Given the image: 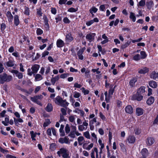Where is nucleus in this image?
<instances>
[{
  "mask_svg": "<svg viewBox=\"0 0 158 158\" xmlns=\"http://www.w3.org/2000/svg\"><path fill=\"white\" fill-rule=\"evenodd\" d=\"M57 154L60 157L61 156L63 158H70L69 152L66 148H60L57 152Z\"/></svg>",
  "mask_w": 158,
  "mask_h": 158,
  "instance_id": "1",
  "label": "nucleus"
},
{
  "mask_svg": "<svg viewBox=\"0 0 158 158\" xmlns=\"http://www.w3.org/2000/svg\"><path fill=\"white\" fill-rule=\"evenodd\" d=\"M12 77L10 75L7 76L6 73L0 75V83L3 84L5 82H9L11 81Z\"/></svg>",
  "mask_w": 158,
  "mask_h": 158,
  "instance_id": "2",
  "label": "nucleus"
},
{
  "mask_svg": "<svg viewBox=\"0 0 158 158\" xmlns=\"http://www.w3.org/2000/svg\"><path fill=\"white\" fill-rule=\"evenodd\" d=\"M43 98V97L42 95H40L37 96H35L33 97H31V100L34 102L36 103L37 104L42 106V104L40 102L38 101V100H41Z\"/></svg>",
  "mask_w": 158,
  "mask_h": 158,
  "instance_id": "3",
  "label": "nucleus"
},
{
  "mask_svg": "<svg viewBox=\"0 0 158 158\" xmlns=\"http://www.w3.org/2000/svg\"><path fill=\"white\" fill-rule=\"evenodd\" d=\"M143 97V95L137 93L133 95L132 98L133 100H137L139 101L142 99Z\"/></svg>",
  "mask_w": 158,
  "mask_h": 158,
  "instance_id": "4",
  "label": "nucleus"
},
{
  "mask_svg": "<svg viewBox=\"0 0 158 158\" xmlns=\"http://www.w3.org/2000/svg\"><path fill=\"white\" fill-rule=\"evenodd\" d=\"M58 141L61 143H64L69 144L70 142L69 141V139L67 137H65L64 138H60L58 139Z\"/></svg>",
  "mask_w": 158,
  "mask_h": 158,
  "instance_id": "5",
  "label": "nucleus"
},
{
  "mask_svg": "<svg viewBox=\"0 0 158 158\" xmlns=\"http://www.w3.org/2000/svg\"><path fill=\"white\" fill-rule=\"evenodd\" d=\"M88 123L85 120L83 123V124L79 125L78 127V129L80 131H83L84 130L86 129L87 127L88 126Z\"/></svg>",
  "mask_w": 158,
  "mask_h": 158,
  "instance_id": "6",
  "label": "nucleus"
},
{
  "mask_svg": "<svg viewBox=\"0 0 158 158\" xmlns=\"http://www.w3.org/2000/svg\"><path fill=\"white\" fill-rule=\"evenodd\" d=\"M11 72L13 74H15L18 78L21 79L23 77V74L19 72L18 70H13Z\"/></svg>",
  "mask_w": 158,
  "mask_h": 158,
  "instance_id": "7",
  "label": "nucleus"
},
{
  "mask_svg": "<svg viewBox=\"0 0 158 158\" xmlns=\"http://www.w3.org/2000/svg\"><path fill=\"white\" fill-rule=\"evenodd\" d=\"M155 142L154 139L152 137H148L146 140V143L148 146L152 145Z\"/></svg>",
  "mask_w": 158,
  "mask_h": 158,
  "instance_id": "8",
  "label": "nucleus"
},
{
  "mask_svg": "<svg viewBox=\"0 0 158 158\" xmlns=\"http://www.w3.org/2000/svg\"><path fill=\"white\" fill-rule=\"evenodd\" d=\"M95 36V33H90L86 35V39L88 40L90 42L94 40V37Z\"/></svg>",
  "mask_w": 158,
  "mask_h": 158,
  "instance_id": "9",
  "label": "nucleus"
},
{
  "mask_svg": "<svg viewBox=\"0 0 158 158\" xmlns=\"http://www.w3.org/2000/svg\"><path fill=\"white\" fill-rule=\"evenodd\" d=\"M85 49V48H82L80 49L77 52V54L78 56V58L79 59L81 60H83L84 58V56L82 54L83 53Z\"/></svg>",
  "mask_w": 158,
  "mask_h": 158,
  "instance_id": "10",
  "label": "nucleus"
},
{
  "mask_svg": "<svg viewBox=\"0 0 158 158\" xmlns=\"http://www.w3.org/2000/svg\"><path fill=\"white\" fill-rule=\"evenodd\" d=\"M150 77L155 80L158 79V72L156 73L155 71H153L150 74Z\"/></svg>",
  "mask_w": 158,
  "mask_h": 158,
  "instance_id": "11",
  "label": "nucleus"
},
{
  "mask_svg": "<svg viewBox=\"0 0 158 158\" xmlns=\"http://www.w3.org/2000/svg\"><path fill=\"white\" fill-rule=\"evenodd\" d=\"M125 110L126 112L128 114H131L133 112V108L130 105H127L125 107Z\"/></svg>",
  "mask_w": 158,
  "mask_h": 158,
  "instance_id": "12",
  "label": "nucleus"
},
{
  "mask_svg": "<svg viewBox=\"0 0 158 158\" xmlns=\"http://www.w3.org/2000/svg\"><path fill=\"white\" fill-rule=\"evenodd\" d=\"M39 68V65L37 64H35L32 66L31 68V69H32V71H33L34 73H36L37 72Z\"/></svg>",
  "mask_w": 158,
  "mask_h": 158,
  "instance_id": "13",
  "label": "nucleus"
},
{
  "mask_svg": "<svg viewBox=\"0 0 158 158\" xmlns=\"http://www.w3.org/2000/svg\"><path fill=\"white\" fill-rule=\"evenodd\" d=\"M145 87L141 86L138 89L137 93L143 95L145 92Z\"/></svg>",
  "mask_w": 158,
  "mask_h": 158,
  "instance_id": "14",
  "label": "nucleus"
},
{
  "mask_svg": "<svg viewBox=\"0 0 158 158\" xmlns=\"http://www.w3.org/2000/svg\"><path fill=\"white\" fill-rule=\"evenodd\" d=\"M6 15L9 22L12 23L13 19V16L12 15L11 12L9 11H7V12Z\"/></svg>",
  "mask_w": 158,
  "mask_h": 158,
  "instance_id": "15",
  "label": "nucleus"
},
{
  "mask_svg": "<svg viewBox=\"0 0 158 158\" xmlns=\"http://www.w3.org/2000/svg\"><path fill=\"white\" fill-rule=\"evenodd\" d=\"M149 71V69L147 67H144L139 70L138 71L139 73L144 74L148 73Z\"/></svg>",
  "mask_w": 158,
  "mask_h": 158,
  "instance_id": "16",
  "label": "nucleus"
},
{
  "mask_svg": "<svg viewBox=\"0 0 158 158\" xmlns=\"http://www.w3.org/2000/svg\"><path fill=\"white\" fill-rule=\"evenodd\" d=\"M113 85H111L110 86V89L109 91V96L110 97V98H111L112 97V96L113 94V93L114 90V88L115 86H114V88H113Z\"/></svg>",
  "mask_w": 158,
  "mask_h": 158,
  "instance_id": "17",
  "label": "nucleus"
},
{
  "mask_svg": "<svg viewBox=\"0 0 158 158\" xmlns=\"http://www.w3.org/2000/svg\"><path fill=\"white\" fill-rule=\"evenodd\" d=\"M62 100V98L58 96L54 99L53 101L56 104L60 105Z\"/></svg>",
  "mask_w": 158,
  "mask_h": 158,
  "instance_id": "18",
  "label": "nucleus"
},
{
  "mask_svg": "<svg viewBox=\"0 0 158 158\" xmlns=\"http://www.w3.org/2000/svg\"><path fill=\"white\" fill-rule=\"evenodd\" d=\"M149 85L151 87L154 88H156L157 85L156 82L154 81H149Z\"/></svg>",
  "mask_w": 158,
  "mask_h": 158,
  "instance_id": "19",
  "label": "nucleus"
},
{
  "mask_svg": "<svg viewBox=\"0 0 158 158\" xmlns=\"http://www.w3.org/2000/svg\"><path fill=\"white\" fill-rule=\"evenodd\" d=\"M135 140V137L133 136H130L127 138V140L130 143H133Z\"/></svg>",
  "mask_w": 158,
  "mask_h": 158,
  "instance_id": "20",
  "label": "nucleus"
},
{
  "mask_svg": "<svg viewBox=\"0 0 158 158\" xmlns=\"http://www.w3.org/2000/svg\"><path fill=\"white\" fill-rule=\"evenodd\" d=\"M143 109L141 108H137L136 109V114L137 116H140L143 114Z\"/></svg>",
  "mask_w": 158,
  "mask_h": 158,
  "instance_id": "21",
  "label": "nucleus"
},
{
  "mask_svg": "<svg viewBox=\"0 0 158 158\" xmlns=\"http://www.w3.org/2000/svg\"><path fill=\"white\" fill-rule=\"evenodd\" d=\"M53 109L52 106L51 104L48 103L45 108L46 110L48 112H50L52 111Z\"/></svg>",
  "mask_w": 158,
  "mask_h": 158,
  "instance_id": "22",
  "label": "nucleus"
},
{
  "mask_svg": "<svg viewBox=\"0 0 158 158\" xmlns=\"http://www.w3.org/2000/svg\"><path fill=\"white\" fill-rule=\"evenodd\" d=\"M154 101V98L152 96L150 97L147 100V104L150 105L152 104Z\"/></svg>",
  "mask_w": 158,
  "mask_h": 158,
  "instance_id": "23",
  "label": "nucleus"
},
{
  "mask_svg": "<svg viewBox=\"0 0 158 158\" xmlns=\"http://www.w3.org/2000/svg\"><path fill=\"white\" fill-rule=\"evenodd\" d=\"M64 43L63 41L61 40H57L56 45L57 47L59 48L62 47L64 45Z\"/></svg>",
  "mask_w": 158,
  "mask_h": 158,
  "instance_id": "24",
  "label": "nucleus"
},
{
  "mask_svg": "<svg viewBox=\"0 0 158 158\" xmlns=\"http://www.w3.org/2000/svg\"><path fill=\"white\" fill-rule=\"evenodd\" d=\"M66 39L68 42H71L73 40V38L72 36L71 33H69L66 35Z\"/></svg>",
  "mask_w": 158,
  "mask_h": 158,
  "instance_id": "25",
  "label": "nucleus"
},
{
  "mask_svg": "<svg viewBox=\"0 0 158 158\" xmlns=\"http://www.w3.org/2000/svg\"><path fill=\"white\" fill-rule=\"evenodd\" d=\"M14 24L16 26H17L19 23V21L18 16L17 15H15L14 17Z\"/></svg>",
  "mask_w": 158,
  "mask_h": 158,
  "instance_id": "26",
  "label": "nucleus"
},
{
  "mask_svg": "<svg viewBox=\"0 0 158 158\" xmlns=\"http://www.w3.org/2000/svg\"><path fill=\"white\" fill-rule=\"evenodd\" d=\"M69 104V103L66 102L65 100H62V101L61 102L60 105L61 106L66 107L68 106Z\"/></svg>",
  "mask_w": 158,
  "mask_h": 158,
  "instance_id": "27",
  "label": "nucleus"
},
{
  "mask_svg": "<svg viewBox=\"0 0 158 158\" xmlns=\"http://www.w3.org/2000/svg\"><path fill=\"white\" fill-rule=\"evenodd\" d=\"M78 144L79 145H81L84 143V138L83 136H79L77 139Z\"/></svg>",
  "mask_w": 158,
  "mask_h": 158,
  "instance_id": "28",
  "label": "nucleus"
},
{
  "mask_svg": "<svg viewBox=\"0 0 158 158\" xmlns=\"http://www.w3.org/2000/svg\"><path fill=\"white\" fill-rule=\"evenodd\" d=\"M59 79V76H57L54 77H52L51 79V81L52 85H54L56 81Z\"/></svg>",
  "mask_w": 158,
  "mask_h": 158,
  "instance_id": "29",
  "label": "nucleus"
},
{
  "mask_svg": "<svg viewBox=\"0 0 158 158\" xmlns=\"http://www.w3.org/2000/svg\"><path fill=\"white\" fill-rule=\"evenodd\" d=\"M4 64L8 67H12L14 66V63L13 61L10 60L6 62Z\"/></svg>",
  "mask_w": 158,
  "mask_h": 158,
  "instance_id": "30",
  "label": "nucleus"
},
{
  "mask_svg": "<svg viewBox=\"0 0 158 158\" xmlns=\"http://www.w3.org/2000/svg\"><path fill=\"white\" fill-rule=\"evenodd\" d=\"M137 80L136 78H133L129 82L130 85L132 87L134 86L135 83L137 81Z\"/></svg>",
  "mask_w": 158,
  "mask_h": 158,
  "instance_id": "31",
  "label": "nucleus"
},
{
  "mask_svg": "<svg viewBox=\"0 0 158 158\" xmlns=\"http://www.w3.org/2000/svg\"><path fill=\"white\" fill-rule=\"evenodd\" d=\"M74 112L77 113L78 114H80L81 115L82 117L84 116V112L82 110L78 109H76L75 110Z\"/></svg>",
  "mask_w": 158,
  "mask_h": 158,
  "instance_id": "32",
  "label": "nucleus"
},
{
  "mask_svg": "<svg viewBox=\"0 0 158 158\" xmlns=\"http://www.w3.org/2000/svg\"><path fill=\"white\" fill-rule=\"evenodd\" d=\"M42 79V76L39 74H37L35 76V81H40Z\"/></svg>",
  "mask_w": 158,
  "mask_h": 158,
  "instance_id": "33",
  "label": "nucleus"
},
{
  "mask_svg": "<svg viewBox=\"0 0 158 158\" xmlns=\"http://www.w3.org/2000/svg\"><path fill=\"white\" fill-rule=\"evenodd\" d=\"M30 134L31 135V137L33 140H35L36 139L35 138L37 134V133H34L33 131H30Z\"/></svg>",
  "mask_w": 158,
  "mask_h": 158,
  "instance_id": "34",
  "label": "nucleus"
},
{
  "mask_svg": "<svg viewBox=\"0 0 158 158\" xmlns=\"http://www.w3.org/2000/svg\"><path fill=\"white\" fill-rule=\"evenodd\" d=\"M148 151L146 148H143L141 151V153L143 156H146L148 154Z\"/></svg>",
  "mask_w": 158,
  "mask_h": 158,
  "instance_id": "35",
  "label": "nucleus"
},
{
  "mask_svg": "<svg viewBox=\"0 0 158 158\" xmlns=\"http://www.w3.org/2000/svg\"><path fill=\"white\" fill-rule=\"evenodd\" d=\"M85 144H84L83 146V148L88 150H90L93 146V144L92 143H91L87 147H85Z\"/></svg>",
  "mask_w": 158,
  "mask_h": 158,
  "instance_id": "36",
  "label": "nucleus"
},
{
  "mask_svg": "<svg viewBox=\"0 0 158 158\" xmlns=\"http://www.w3.org/2000/svg\"><path fill=\"white\" fill-rule=\"evenodd\" d=\"M14 122L15 124V125L18 126V125H17V124H18V122L19 123H22L23 122V120L22 119L19 118L18 119H16L15 118H14Z\"/></svg>",
  "mask_w": 158,
  "mask_h": 158,
  "instance_id": "37",
  "label": "nucleus"
},
{
  "mask_svg": "<svg viewBox=\"0 0 158 158\" xmlns=\"http://www.w3.org/2000/svg\"><path fill=\"white\" fill-rule=\"evenodd\" d=\"M130 18L132 19L133 22H135L136 20V17L135 16V14L132 12H131L130 13Z\"/></svg>",
  "mask_w": 158,
  "mask_h": 158,
  "instance_id": "38",
  "label": "nucleus"
},
{
  "mask_svg": "<svg viewBox=\"0 0 158 158\" xmlns=\"http://www.w3.org/2000/svg\"><path fill=\"white\" fill-rule=\"evenodd\" d=\"M105 100L106 101V102H109L110 101V97L109 96V94L108 95L107 92V91H106L105 93Z\"/></svg>",
  "mask_w": 158,
  "mask_h": 158,
  "instance_id": "39",
  "label": "nucleus"
},
{
  "mask_svg": "<svg viewBox=\"0 0 158 158\" xmlns=\"http://www.w3.org/2000/svg\"><path fill=\"white\" fill-rule=\"evenodd\" d=\"M131 43V41H128L125 44H124L122 45L121 46V47L122 48H125L127 47Z\"/></svg>",
  "mask_w": 158,
  "mask_h": 158,
  "instance_id": "40",
  "label": "nucleus"
},
{
  "mask_svg": "<svg viewBox=\"0 0 158 158\" xmlns=\"http://www.w3.org/2000/svg\"><path fill=\"white\" fill-rule=\"evenodd\" d=\"M141 59H144L146 57L147 55L145 52L144 51H142L140 52Z\"/></svg>",
  "mask_w": 158,
  "mask_h": 158,
  "instance_id": "41",
  "label": "nucleus"
},
{
  "mask_svg": "<svg viewBox=\"0 0 158 158\" xmlns=\"http://www.w3.org/2000/svg\"><path fill=\"white\" fill-rule=\"evenodd\" d=\"M51 123L50 120L47 119L45 120V121L44 123V127H46L48 126Z\"/></svg>",
  "mask_w": 158,
  "mask_h": 158,
  "instance_id": "42",
  "label": "nucleus"
},
{
  "mask_svg": "<svg viewBox=\"0 0 158 158\" xmlns=\"http://www.w3.org/2000/svg\"><path fill=\"white\" fill-rule=\"evenodd\" d=\"M9 122V118H8L6 117L5 118V121H2V123L6 126L8 125V123Z\"/></svg>",
  "mask_w": 158,
  "mask_h": 158,
  "instance_id": "43",
  "label": "nucleus"
},
{
  "mask_svg": "<svg viewBox=\"0 0 158 158\" xmlns=\"http://www.w3.org/2000/svg\"><path fill=\"white\" fill-rule=\"evenodd\" d=\"M133 59L136 61H138L140 60L141 59L140 56L139 54H137L135 55L133 57Z\"/></svg>",
  "mask_w": 158,
  "mask_h": 158,
  "instance_id": "44",
  "label": "nucleus"
},
{
  "mask_svg": "<svg viewBox=\"0 0 158 158\" xmlns=\"http://www.w3.org/2000/svg\"><path fill=\"white\" fill-rule=\"evenodd\" d=\"M65 131L67 134L69 133L70 131V128L68 124H67L65 127Z\"/></svg>",
  "mask_w": 158,
  "mask_h": 158,
  "instance_id": "45",
  "label": "nucleus"
},
{
  "mask_svg": "<svg viewBox=\"0 0 158 158\" xmlns=\"http://www.w3.org/2000/svg\"><path fill=\"white\" fill-rule=\"evenodd\" d=\"M81 89L85 95L88 94L89 93V90L85 89V88L83 87L81 88Z\"/></svg>",
  "mask_w": 158,
  "mask_h": 158,
  "instance_id": "46",
  "label": "nucleus"
},
{
  "mask_svg": "<svg viewBox=\"0 0 158 158\" xmlns=\"http://www.w3.org/2000/svg\"><path fill=\"white\" fill-rule=\"evenodd\" d=\"M145 3V0H141L139 2V5L141 6H144Z\"/></svg>",
  "mask_w": 158,
  "mask_h": 158,
  "instance_id": "47",
  "label": "nucleus"
},
{
  "mask_svg": "<svg viewBox=\"0 0 158 158\" xmlns=\"http://www.w3.org/2000/svg\"><path fill=\"white\" fill-rule=\"evenodd\" d=\"M98 10V9L95 7H92L91 9L89 10L90 12L92 14L93 12L96 13Z\"/></svg>",
  "mask_w": 158,
  "mask_h": 158,
  "instance_id": "48",
  "label": "nucleus"
},
{
  "mask_svg": "<svg viewBox=\"0 0 158 158\" xmlns=\"http://www.w3.org/2000/svg\"><path fill=\"white\" fill-rule=\"evenodd\" d=\"M68 135L72 138H74L76 136L75 132L73 131H71Z\"/></svg>",
  "mask_w": 158,
  "mask_h": 158,
  "instance_id": "49",
  "label": "nucleus"
},
{
  "mask_svg": "<svg viewBox=\"0 0 158 158\" xmlns=\"http://www.w3.org/2000/svg\"><path fill=\"white\" fill-rule=\"evenodd\" d=\"M36 33L37 35H40L43 33V31L40 28H38L36 31Z\"/></svg>",
  "mask_w": 158,
  "mask_h": 158,
  "instance_id": "50",
  "label": "nucleus"
},
{
  "mask_svg": "<svg viewBox=\"0 0 158 158\" xmlns=\"http://www.w3.org/2000/svg\"><path fill=\"white\" fill-rule=\"evenodd\" d=\"M69 74L68 73H64L61 74L60 76V77L61 78H64L67 77L69 76Z\"/></svg>",
  "mask_w": 158,
  "mask_h": 158,
  "instance_id": "51",
  "label": "nucleus"
},
{
  "mask_svg": "<svg viewBox=\"0 0 158 158\" xmlns=\"http://www.w3.org/2000/svg\"><path fill=\"white\" fill-rule=\"evenodd\" d=\"M74 97L76 98H78L80 96V94L79 93L75 92L74 93Z\"/></svg>",
  "mask_w": 158,
  "mask_h": 158,
  "instance_id": "52",
  "label": "nucleus"
},
{
  "mask_svg": "<svg viewBox=\"0 0 158 158\" xmlns=\"http://www.w3.org/2000/svg\"><path fill=\"white\" fill-rule=\"evenodd\" d=\"M135 132L136 135H139L141 133L140 129L138 128H135L134 130Z\"/></svg>",
  "mask_w": 158,
  "mask_h": 158,
  "instance_id": "53",
  "label": "nucleus"
},
{
  "mask_svg": "<svg viewBox=\"0 0 158 158\" xmlns=\"http://www.w3.org/2000/svg\"><path fill=\"white\" fill-rule=\"evenodd\" d=\"M84 135L85 137L87 139H90V135L88 131L85 132L84 133Z\"/></svg>",
  "mask_w": 158,
  "mask_h": 158,
  "instance_id": "54",
  "label": "nucleus"
},
{
  "mask_svg": "<svg viewBox=\"0 0 158 158\" xmlns=\"http://www.w3.org/2000/svg\"><path fill=\"white\" fill-rule=\"evenodd\" d=\"M6 27V25L4 23H2L1 25V29L2 31H4Z\"/></svg>",
  "mask_w": 158,
  "mask_h": 158,
  "instance_id": "55",
  "label": "nucleus"
},
{
  "mask_svg": "<svg viewBox=\"0 0 158 158\" xmlns=\"http://www.w3.org/2000/svg\"><path fill=\"white\" fill-rule=\"evenodd\" d=\"M12 141L16 145H17L18 144V140L16 139L15 138H13L11 139Z\"/></svg>",
  "mask_w": 158,
  "mask_h": 158,
  "instance_id": "56",
  "label": "nucleus"
},
{
  "mask_svg": "<svg viewBox=\"0 0 158 158\" xmlns=\"http://www.w3.org/2000/svg\"><path fill=\"white\" fill-rule=\"evenodd\" d=\"M27 74L28 75L31 76L34 73L33 71H31V69L29 68L27 69Z\"/></svg>",
  "mask_w": 158,
  "mask_h": 158,
  "instance_id": "57",
  "label": "nucleus"
},
{
  "mask_svg": "<svg viewBox=\"0 0 158 158\" xmlns=\"http://www.w3.org/2000/svg\"><path fill=\"white\" fill-rule=\"evenodd\" d=\"M75 118L74 116L71 115L69 117V120L71 122H73L75 120Z\"/></svg>",
  "mask_w": 158,
  "mask_h": 158,
  "instance_id": "58",
  "label": "nucleus"
},
{
  "mask_svg": "<svg viewBox=\"0 0 158 158\" xmlns=\"http://www.w3.org/2000/svg\"><path fill=\"white\" fill-rule=\"evenodd\" d=\"M51 12L52 14L55 15L56 13V10L55 8L52 7L51 8Z\"/></svg>",
  "mask_w": 158,
  "mask_h": 158,
  "instance_id": "59",
  "label": "nucleus"
},
{
  "mask_svg": "<svg viewBox=\"0 0 158 158\" xmlns=\"http://www.w3.org/2000/svg\"><path fill=\"white\" fill-rule=\"evenodd\" d=\"M94 151L96 153V158H101V155H100V157L99 158L98 157V150L97 148H94Z\"/></svg>",
  "mask_w": 158,
  "mask_h": 158,
  "instance_id": "60",
  "label": "nucleus"
},
{
  "mask_svg": "<svg viewBox=\"0 0 158 158\" xmlns=\"http://www.w3.org/2000/svg\"><path fill=\"white\" fill-rule=\"evenodd\" d=\"M105 9V5H101L99 7V9L101 11H104Z\"/></svg>",
  "mask_w": 158,
  "mask_h": 158,
  "instance_id": "61",
  "label": "nucleus"
},
{
  "mask_svg": "<svg viewBox=\"0 0 158 158\" xmlns=\"http://www.w3.org/2000/svg\"><path fill=\"white\" fill-rule=\"evenodd\" d=\"M68 11L69 12H75L77 11V10H76V9L73 7H71L69 9Z\"/></svg>",
  "mask_w": 158,
  "mask_h": 158,
  "instance_id": "62",
  "label": "nucleus"
},
{
  "mask_svg": "<svg viewBox=\"0 0 158 158\" xmlns=\"http://www.w3.org/2000/svg\"><path fill=\"white\" fill-rule=\"evenodd\" d=\"M94 23V21L93 20H91L86 23V24L88 26H90Z\"/></svg>",
  "mask_w": 158,
  "mask_h": 158,
  "instance_id": "63",
  "label": "nucleus"
},
{
  "mask_svg": "<svg viewBox=\"0 0 158 158\" xmlns=\"http://www.w3.org/2000/svg\"><path fill=\"white\" fill-rule=\"evenodd\" d=\"M64 22L66 23H70V21L67 17H65L63 19Z\"/></svg>",
  "mask_w": 158,
  "mask_h": 158,
  "instance_id": "64",
  "label": "nucleus"
}]
</instances>
